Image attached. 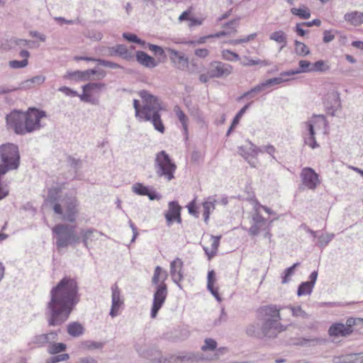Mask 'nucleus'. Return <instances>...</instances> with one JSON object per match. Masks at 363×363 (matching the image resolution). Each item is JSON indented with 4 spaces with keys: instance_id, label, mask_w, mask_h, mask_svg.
<instances>
[{
    "instance_id": "nucleus-1",
    "label": "nucleus",
    "mask_w": 363,
    "mask_h": 363,
    "mask_svg": "<svg viewBox=\"0 0 363 363\" xmlns=\"http://www.w3.org/2000/svg\"><path fill=\"white\" fill-rule=\"evenodd\" d=\"M79 287L75 279L65 277L50 291L45 316L49 326H60L65 323L79 302Z\"/></svg>"
},
{
    "instance_id": "nucleus-2",
    "label": "nucleus",
    "mask_w": 363,
    "mask_h": 363,
    "mask_svg": "<svg viewBox=\"0 0 363 363\" xmlns=\"http://www.w3.org/2000/svg\"><path fill=\"white\" fill-rule=\"evenodd\" d=\"M45 117L46 113L36 108L26 112L13 110L6 116V127L18 135H26L39 130L43 127L40 120Z\"/></svg>"
},
{
    "instance_id": "nucleus-3",
    "label": "nucleus",
    "mask_w": 363,
    "mask_h": 363,
    "mask_svg": "<svg viewBox=\"0 0 363 363\" xmlns=\"http://www.w3.org/2000/svg\"><path fill=\"white\" fill-rule=\"evenodd\" d=\"M139 95L145 104L140 108L139 101L133 100L135 116L145 121H151L156 130L164 133L165 128L160 114L162 107L159 99L145 90L140 91Z\"/></svg>"
},
{
    "instance_id": "nucleus-4",
    "label": "nucleus",
    "mask_w": 363,
    "mask_h": 363,
    "mask_svg": "<svg viewBox=\"0 0 363 363\" xmlns=\"http://www.w3.org/2000/svg\"><path fill=\"white\" fill-rule=\"evenodd\" d=\"M76 227L67 223L56 224L52 229L55 245L58 250L68 247H76L81 242V238L75 230Z\"/></svg>"
},
{
    "instance_id": "nucleus-5",
    "label": "nucleus",
    "mask_w": 363,
    "mask_h": 363,
    "mask_svg": "<svg viewBox=\"0 0 363 363\" xmlns=\"http://www.w3.org/2000/svg\"><path fill=\"white\" fill-rule=\"evenodd\" d=\"M20 160L21 156L16 145L9 143L0 145V176L18 169Z\"/></svg>"
},
{
    "instance_id": "nucleus-6",
    "label": "nucleus",
    "mask_w": 363,
    "mask_h": 363,
    "mask_svg": "<svg viewBox=\"0 0 363 363\" xmlns=\"http://www.w3.org/2000/svg\"><path fill=\"white\" fill-rule=\"evenodd\" d=\"M162 274V269L160 266H157L154 271V274L152 278V284L155 285V291L153 295V302L151 308V317L155 318L160 309L164 304L167 296V286L161 281L160 276Z\"/></svg>"
},
{
    "instance_id": "nucleus-7",
    "label": "nucleus",
    "mask_w": 363,
    "mask_h": 363,
    "mask_svg": "<svg viewBox=\"0 0 363 363\" xmlns=\"http://www.w3.org/2000/svg\"><path fill=\"white\" fill-rule=\"evenodd\" d=\"M154 168L156 175L159 177L164 178L167 182L174 178L177 166L171 160L169 155L164 150L156 154Z\"/></svg>"
},
{
    "instance_id": "nucleus-8",
    "label": "nucleus",
    "mask_w": 363,
    "mask_h": 363,
    "mask_svg": "<svg viewBox=\"0 0 363 363\" xmlns=\"http://www.w3.org/2000/svg\"><path fill=\"white\" fill-rule=\"evenodd\" d=\"M65 211H62V214H59L63 220L69 223H74L78 215L79 202L75 196L66 195L62 199Z\"/></svg>"
},
{
    "instance_id": "nucleus-9",
    "label": "nucleus",
    "mask_w": 363,
    "mask_h": 363,
    "mask_svg": "<svg viewBox=\"0 0 363 363\" xmlns=\"http://www.w3.org/2000/svg\"><path fill=\"white\" fill-rule=\"evenodd\" d=\"M247 143L246 145L238 147V152L248 162L251 167H255L257 163L256 157L259 152H262V149L258 148L250 141H247Z\"/></svg>"
},
{
    "instance_id": "nucleus-10",
    "label": "nucleus",
    "mask_w": 363,
    "mask_h": 363,
    "mask_svg": "<svg viewBox=\"0 0 363 363\" xmlns=\"http://www.w3.org/2000/svg\"><path fill=\"white\" fill-rule=\"evenodd\" d=\"M286 330L280 322L276 320H264L262 325V338L274 339L278 334Z\"/></svg>"
},
{
    "instance_id": "nucleus-11",
    "label": "nucleus",
    "mask_w": 363,
    "mask_h": 363,
    "mask_svg": "<svg viewBox=\"0 0 363 363\" xmlns=\"http://www.w3.org/2000/svg\"><path fill=\"white\" fill-rule=\"evenodd\" d=\"M135 350L140 356L149 359L152 363H166L161 352L155 347L145 349L142 346L135 345Z\"/></svg>"
},
{
    "instance_id": "nucleus-12",
    "label": "nucleus",
    "mask_w": 363,
    "mask_h": 363,
    "mask_svg": "<svg viewBox=\"0 0 363 363\" xmlns=\"http://www.w3.org/2000/svg\"><path fill=\"white\" fill-rule=\"evenodd\" d=\"M325 106L327 113L333 116L341 108L340 94L337 91L333 89L328 93L325 97Z\"/></svg>"
},
{
    "instance_id": "nucleus-13",
    "label": "nucleus",
    "mask_w": 363,
    "mask_h": 363,
    "mask_svg": "<svg viewBox=\"0 0 363 363\" xmlns=\"http://www.w3.org/2000/svg\"><path fill=\"white\" fill-rule=\"evenodd\" d=\"M233 67L221 62H213L211 64L208 74L213 78L226 77L232 73Z\"/></svg>"
},
{
    "instance_id": "nucleus-14",
    "label": "nucleus",
    "mask_w": 363,
    "mask_h": 363,
    "mask_svg": "<svg viewBox=\"0 0 363 363\" xmlns=\"http://www.w3.org/2000/svg\"><path fill=\"white\" fill-rule=\"evenodd\" d=\"M165 50L168 52L169 59L176 68L185 70L189 67V59L184 53L169 48H167Z\"/></svg>"
},
{
    "instance_id": "nucleus-15",
    "label": "nucleus",
    "mask_w": 363,
    "mask_h": 363,
    "mask_svg": "<svg viewBox=\"0 0 363 363\" xmlns=\"http://www.w3.org/2000/svg\"><path fill=\"white\" fill-rule=\"evenodd\" d=\"M301 177L304 186L309 189H315L320 184L318 175L312 168L306 167L303 169Z\"/></svg>"
},
{
    "instance_id": "nucleus-16",
    "label": "nucleus",
    "mask_w": 363,
    "mask_h": 363,
    "mask_svg": "<svg viewBox=\"0 0 363 363\" xmlns=\"http://www.w3.org/2000/svg\"><path fill=\"white\" fill-rule=\"evenodd\" d=\"M181 206L177 201H172L168 203V211L164 214L168 225H171L174 221L182 223Z\"/></svg>"
},
{
    "instance_id": "nucleus-17",
    "label": "nucleus",
    "mask_w": 363,
    "mask_h": 363,
    "mask_svg": "<svg viewBox=\"0 0 363 363\" xmlns=\"http://www.w3.org/2000/svg\"><path fill=\"white\" fill-rule=\"evenodd\" d=\"M62 191V187L55 186L48 190V197L46 201L53 205V211L56 214H62V208L61 204L58 202L60 200V193Z\"/></svg>"
},
{
    "instance_id": "nucleus-18",
    "label": "nucleus",
    "mask_w": 363,
    "mask_h": 363,
    "mask_svg": "<svg viewBox=\"0 0 363 363\" xmlns=\"http://www.w3.org/2000/svg\"><path fill=\"white\" fill-rule=\"evenodd\" d=\"M327 121L323 115H313V116L304 123L308 135H315V128H322L327 126Z\"/></svg>"
},
{
    "instance_id": "nucleus-19",
    "label": "nucleus",
    "mask_w": 363,
    "mask_h": 363,
    "mask_svg": "<svg viewBox=\"0 0 363 363\" xmlns=\"http://www.w3.org/2000/svg\"><path fill=\"white\" fill-rule=\"evenodd\" d=\"M252 223L248 230V233L252 236L257 235L261 230L267 229V220L259 212H256L252 216Z\"/></svg>"
},
{
    "instance_id": "nucleus-20",
    "label": "nucleus",
    "mask_w": 363,
    "mask_h": 363,
    "mask_svg": "<svg viewBox=\"0 0 363 363\" xmlns=\"http://www.w3.org/2000/svg\"><path fill=\"white\" fill-rule=\"evenodd\" d=\"M81 241L84 246L89 249V245L90 242H94L98 240L99 236L104 235V234L95 228H88L81 230Z\"/></svg>"
},
{
    "instance_id": "nucleus-21",
    "label": "nucleus",
    "mask_w": 363,
    "mask_h": 363,
    "mask_svg": "<svg viewBox=\"0 0 363 363\" xmlns=\"http://www.w3.org/2000/svg\"><path fill=\"white\" fill-rule=\"evenodd\" d=\"M58 332L52 330L48 333L37 335L33 337L32 342L38 347H43L46 344L50 345L57 339Z\"/></svg>"
},
{
    "instance_id": "nucleus-22",
    "label": "nucleus",
    "mask_w": 363,
    "mask_h": 363,
    "mask_svg": "<svg viewBox=\"0 0 363 363\" xmlns=\"http://www.w3.org/2000/svg\"><path fill=\"white\" fill-rule=\"evenodd\" d=\"M111 291L112 305L110 311V315L113 318L118 315L119 308L123 304V301L121 299L120 289L116 284L112 286Z\"/></svg>"
},
{
    "instance_id": "nucleus-23",
    "label": "nucleus",
    "mask_w": 363,
    "mask_h": 363,
    "mask_svg": "<svg viewBox=\"0 0 363 363\" xmlns=\"http://www.w3.org/2000/svg\"><path fill=\"white\" fill-rule=\"evenodd\" d=\"M94 72L93 69H87L84 71L77 70L74 72H67L64 78L69 79H77L80 81H91L94 80L93 77Z\"/></svg>"
},
{
    "instance_id": "nucleus-24",
    "label": "nucleus",
    "mask_w": 363,
    "mask_h": 363,
    "mask_svg": "<svg viewBox=\"0 0 363 363\" xmlns=\"http://www.w3.org/2000/svg\"><path fill=\"white\" fill-rule=\"evenodd\" d=\"M352 333V328L345 326L343 323H336L333 324L328 330V334L331 337H346Z\"/></svg>"
},
{
    "instance_id": "nucleus-25",
    "label": "nucleus",
    "mask_w": 363,
    "mask_h": 363,
    "mask_svg": "<svg viewBox=\"0 0 363 363\" xmlns=\"http://www.w3.org/2000/svg\"><path fill=\"white\" fill-rule=\"evenodd\" d=\"M136 59L140 65L148 68H153L157 65L155 60L143 51H137Z\"/></svg>"
},
{
    "instance_id": "nucleus-26",
    "label": "nucleus",
    "mask_w": 363,
    "mask_h": 363,
    "mask_svg": "<svg viewBox=\"0 0 363 363\" xmlns=\"http://www.w3.org/2000/svg\"><path fill=\"white\" fill-rule=\"evenodd\" d=\"M262 311L264 312V320L280 321V309L278 308L277 306H264Z\"/></svg>"
},
{
    "instance_id": "nucleus-27",
    "label": "nucleus",
    "mask_w": 363,
    "mask_h": 363,
    "mask_svg": "<svg viewBox=\"0 0 363 363\" xmlns=\"http://www.w3.org/2000/svg\"><path fill=\"white\" fill-rule=\"evenodd\" d=\"M202 359L201 356L194 352H184L175 357V361L181 363L199 362Z\"/></svg>"
},
{
    "instance_id": "nucleus-28",
    "label": "nucleus",
    "mask_w": 363,
    "mask_h": 363,
    "mask_svg": "<svg viewBox=\"0 0 363 363\" xmlns=\"http://www.w3.org/2000/svg\"><path fill=\"white\" fill-rule=\"evenodd\" d=\"M344 19L352 26H359L363 23V13L359 11L347 13L344 16Z\"/></svg>"
},
{
    "instance_id": "nucleus-29",
    "label": "nucleus",
    "mask_w": 363,
    "mask_h": 363,
    "mask_svg": "<svg viewBox=\"0 0 363 363\" xmlns=\"http://www.w3.org/2000/svg\"><path fill=\"white\" fill-rule=\"evenodd\" d=\"M174 112L182 125L184 134L186 135V137H187L189 121L187 116L184 113V111L181 109V108L179 106H175L174 107Z\"/></svg>"
},
{
    "instance_id": "nucleus-30",
    "label": "nucleus",
    "mask_w": 363,
    "mask_h": 363,
    "mask_svg": "<svg viewBox=\"0 0 363 363\" xmlns=\"http://www.w3.org/2000/svg\"><path fill=\"white\" fill-rule=\"evenodd\" d=\"M45 77L41 75L35 76L30 79H26L20 84L18 89H27L34 86L35 84H41L44 82Z\"/></svg>"
},
{
    "instance_id": "nucleus-31",
    "label": "nucleus",
    "mask_w": 363,
    "mask_h": 363,
    "mask_svg": "<svg viewBox=\"0 0 363 363\" xmlns=\"http://www.w3.org/2000/svg\"><path fill=\"white\" fill-rule=\"evenodd\" d=\"M269 39L281 45L279 51H281L287 45V35L283 30H278L272 33L269 35Z\"/></svg>"
},
{
    "instance_id": "nucleus-32",
    "label": "nucleus",
    "mask_w": 363,
    "mask_h": 363,
    "mask_svg": "<svg viewBox=\"0 0 363 363\" xmlns=\"http://www.w3.org/2000/svg\"><path fill=\"white\" fill-rule=\"evenodd\" d=\"M216 199L213 196L208 197L203 203V218L205 223L208 222L211 211L215 209Z\"/></svg>"
},
{
    "instance_id": "nucleus-33",
    "label": "nucleus",
    "mask_w": 363,
    "mask_h": 363,
    "mask_svg": "<svg viewBox=\"0 0 363 363\" xmlns=\"http://www.w3.org/2000/svg\"><path fill=\"white\" fill-rule=\"evenodd\" d=\"M290 11L291 14L298 16L301 19H308L311 17V11L304 4L300 5L298 8H291Z\"/></svg>"
},
{
    "instance_id": "nucleus-34",
    "label": "nucleus",
    "mask_w": 363,
    "mask_h": 363,
    "mask_svg": "<svg viewBox=\"0 0 363 363\" xmlns=\"http://www.w3.org/2000/svg\"><path fill=\"white\" fill-rule=\"evenodd\" d=\"M84 332V328L79 322H72L67 325V333L72 337H79Z\"/></svg>"
},
{
    "instance_id": "nucleus-35",
    "label": "nucleus",
    "mask_w": 363,
    "mask_h": 363,
    "mask_svg": "<svg viewBox=\"0 0 363 363\" xmlns=\"http://www.w3.org/2000/svg\"><path fill=\"white\" fill-rule=\"evenodd\" d=\"M246 333L251 337L262 338V326L258 323L250 324L247 327Z\"/></svg>"
},
{
    "instance_id": "nucleus-36",
    "label": "nucleus",
    "mask_w": 363,
    "mask_h": 363,
    "mask_svg": "<svg viewBox=\"0 0 363 363\" xmlns=\"http://www.w3.org/2000/svg\"><path fill=\"white\" fill-rule=\"evenodd\" d=\"M67 345L62 342H52L48 347V352L50 354H57L66 350Z\"/></svg>"
},
{
    "instance_id": "nucleus-37",
    "label": "nucleus",
    "mask_w": 363,
    "mask_h": 363,
    "mask_svg": "<svg viewBox=\"0 0 363 363\" xmlns=\"http://www.w3.org/2000/svg\"><path fill=\"white\" fill-rule=\"evenodd\" d=\"M221 236H211V252L208 251L207 247H203V250L206 255L208 256V258L211 259L212 257H213L219 246V242Z\"/></svg>"
},
{
    "instance_id": "nucleus-38",
    "label": "nucleus",
    "mask_w": 363,
    "mask_h": 363,
    "mask_svg": "<svg viewBox=\"0 0 363 363\" xmlns=\"http://www.w3.org/2000/svg\"><path fill=\"white\" fill-rule=\"evenodd\" d=\"M295 52L297 55L303 57L310 54L309 48L303 43L297 40L294 41Z\"/></svg>"
},
{
    "instance_id": "nucleus-39",
    "label": "nucleus",
    "mask_w": 363,
    "mask_h": 363,
    "mask_svg": "<svg viewBox=\"0 0 363 363\" xmlns=\"http://www.w3.org/2000/svg\"><path fill=\"white\" fill-rule=\"evenodd\" d=\"M334 233H326L325 235L322 234L320 235H318V241L316 245L320 248H325L329 244V242L334 238Z\"/></svg>"
},
{
    "instance_id": "nucleus-40",
    "label": "nucleus",
    "mask_w": 363,
    "mask_h": 363,
    "mask_svg": "<svg viewBox=\"0 0 363 363\" xmlns=\"http://www.w3.org/2000/svg\"><path fill=\"white\" fill-rule=\"evenodd\" d=\"M325 342L326 340L321 337L303 338L301 340V345L307 347H313Z\"/></svg>"
},
{
    "instance_id": "nucleus-41",
    "label": "nucleus",
    "mask_w": 363,
    "mask_h": 363,
    "mask_svg": "<svg viewBox=\"0 0 363 363\" xmlns=\"http://www.w3.org/2000/svg\"><path fill=\"white\" fill-rule=\"evenodd\" d=\"M313 286L309 283L304 281L300 284L297 290L298 296H302L305 295H309L312 293Z\"/></svg>"
},
{
    "instance_id": "nucleus-42",
    "label": "nucleus",
    "mask_w": 363,
    "mask_h": 363,
    "mask_svg": "<svg viewBox=\"0 0 363 363\" xmlns=\"http://www.w3.org/2000/svg\"><path fill=\"white\" fill-rule=\"evenodd\" d=\"M240 64L245 67H251V66L258 65H262L265 66L267 65V63L265 61H262L259 59H257V60L250 59L247 56H244L241 58Z\"/></svg>"
},
{
    "instance_id": "nucleus-43",
    "label": "nucleus",
    "mask_w": 363,
    "mask_h": 363,
    "mask_svg": "<svg viewBox=\"0 0 363 363\" xmlns=\"http://www.w3.org/2000/svg\"><path fill=\"white\" fill-rule=\"evenodd\" d=\"M82 345L84 349H86L89 350H94L103 348L105 345V342H96V341H92V340H86V341H84L82 343Z\"/></svg>"
},
{
    "instance_id": "nucleus-44",
    "label": "nucleus",
    "mask_w": 363,
    "mask_h": 363,
    "mask_svg": "<svg viewBox=\"0 0 363 363\" xmlns=\"http://www.w3.org/2000/svg\"><path fill=\"white\" fill-rule=\"evenodd\" d=\"M106 84L104 83H97V82H89L82 86L83 91H101L102 89H106Z\"/></svg>"
},
{
    "instance_id": "nucleus-45",
    "label": "nucleus",
    "mask_w": 363,
    "mask_h": 363,
    "mask_svg": "<svg viewBox=\"0 0 363 363\" xmlns=\"http://www.w3.org/2000/svg\"><path fill=\"white\" fill-rule=\"evenodd\" d=\"M299 264H300L299 262H296V263L294 264L292 266H291L290 267H289L284 270V274L281 277V278H282L281 283L282 284H286L289 281L290 277L294 274L296 268L298 266H299Z\"/></svg>"
},
{
    "instance_id": "nucleus-46",
    "label": "nucleus",
    "mask_w": 363,
    "mask_h": 363,
    "mask_svg": "<svg viewBox=\"0 0 363 363\" xmlns=\"http://www.w3.org/2000/svg\"><path fill=\"white\" fill-rule=\"evenodd\" d=\"M112 50L124 59H129L131 57V54L124 45H118L113 48Z\"/></svg>"
},
{
    "instance_id": "nucleus-47",
    "label": "nucleus",
    "mask_w": 363,
    "mask_h": 363,
    "mask_svg": "<svg viewBox=\"0 0 363 363\" xmlns=\"http://www.w3.org/2000/svg\"><path fill=\"white\" fill-rule=\"evenodd\" d=\"M222 57L230 62H236L241 60V57L235 52L230 50H223L221 52Z\"/></svg>"
},
{
    "instance_id": "nucleus-48",
    "label": "nucleus",
    "mask_w": 363,
    "mask_h": 363,
    "mask_svg": "<svg viewBox=\"0 0 363 363\" xmlns=\"http://www.w3.org/2000/svg\"><path fill=\"white\" fill-rule=\"evenodd\" d=\"M183 262L181 259L177 258L170 264V274H175L182 272Z\"/></svg>"
},
{
    "instance_id": "nucleus-49",
    "label": "nucleus",
    "mask_w": 363,
    "mask_h": 363,
    "mask_svg": "<svg viewBox=\"0 0 363 363\" xmlns=\"http://www.w3.org/2000/svg\"><path fill=\"white\" fill-rule=\"evenodd\" d=\"M28 40L25 39H20L16 38H12L9 40H7L8 43V49H11L14 46L19 47H25L28 44Z\"/></svg>"
},
{
    "instance_id": "nucleus-50",
    "label": "nucleus",
    "mask_w": 363,
    "mask_h": 363,
    "mask_svg": "<svg viewBox=\"0 0 363 363\" xmlns=\"http://www.w3.org/2000/svg\"><path fill=\"white\" fill-rule=\"evenodd\" d=\"M342 356L343 363H356L359 360V357H363L362 354L359 353H350Z\"/></svg>"
},
{
    "instance_id": "nucleus-51",
    "label": "nucleus",
    "mask_w": 363,
    "mask_h": 363,
    "mask_svg": "<svg viewBox=\"0 0 363 363\" xmlns=\"http://www.w3.org/2000/svg\"><path fill=\"white\" fill-rule=\"evenodd\" d=\"M133 191L138 195L146 196L148 194L149 189L141 183H136L132 187Z\"/></svg>"
},
{
    "instance_id": "nucleus-52",
    "label": "nucleus",
    "mask_w": 363,
    "mask_h": 363,
    "mask_svg": "<svg viewBox=\"0 0 363 363\" xmlns=\"http://www.w3.org/2000/svg\"><path fill=\"white\" fill-rule=\"evenodd\" d=\"M291 311L292 315L294 317H301L303 318H308V315L304 311L300 306H288Z\"/></svg>"
},
{
    "instance_id": "nucleus-53",
    "label": "nucleus",
    "mask_w": 363,
    "mask_h": 363,
    "mask_svg": "<svg viewBox=\"0 0 363 363\" xmlns=\"http://www.w3.org/2000/svg\"><path fill=\"white\" fill-rule=\"evenodd\" d=\"M286 81H288L287 79H284V78L279 77H274V78L269 79L263 82L265 85L266 89H268L271 86L281 84V83L286 82Z\"/></svg>"
},
{
    "instance_id": "nucleus-54",
    "label": "nucleus",
    "mask_w": 363,
    "mask_h": 363,
    "mask_svg": "<svg viewBox=\"0 0 363 363\" xmlns=\"http://www.w3.org/2000/svg\"><path fill=\"white\" fill-rule=\"evenodd\" d=\"M299 67L297 69L298 74L311 72L312 63L307 60H300L298 62Z\"/></svg>"
},
{
    "instance_id": "nucleus-55",
    "label": "nucleus",
    "mask_w": 363,
    "mask_h": 363,
    "mask_svg": "<svg viewBox=\"0 0 363 363\" xmlns=\"http://www.w3.org/2000/svg\"><path fill=\"white\" fill-rule=\"evenodd\" d=\"M217 342L215 340L211 338H206L204 340V345L201 347V350L206 351H213L216 349Z\"/></svg>"
},
{
    "instance_id": "nucleus-56",
    "label": "nucleus",
    "mask_w": 363,
    "mask_h": 363,
    "mask_svg": "<svg viewBox=\"0 0 363 363\" xmlns=\"http://www.w3.org/2000/svg\"><path fill=\"white\" fill-rule=\"evenodd\" d=\"M123 37L129 42L135 43L141 45H144L145 43L144 40L140 39L136 35L133 33H124Z\"/></svg>"
},
{
    "instance_id": "nucleus-57",
    "label": "nucleus",
    "mask_w": 363,
    "mask_h": 363,
    "mask_svg": "<svg viewBox=\"0 0 363 363\" xmlns=\"http://www.w3.org/2000/svg\"><path fill=\"white\" fill-rule=\"evenodd\" d=\"M28 64L27 59H23L22 60H11L9 61V65L12 69H21L26 67Z\"/></svg>"
},
{
    "instance_id": "nucleus-58",
    "label": "nucleus",
    "mask_w": 363,
    "mask_h": 363,
    "mask_svg": "<svg viewBox=\"0 0 363 363\" xmlns=\"http://www.w3.org/2000/svg\"><path fill=\"white\" fill-rule=\"evenodd\" d=\"M69 355L68 354H61L54 357H51L47 361V363H57L60 362H64L69 359Z\"/></svg>"
},
{
    "instance_id": "nucleus-59",
    "label": "nucleus",
    "mask_w": 363,
    "mask_h": 363,
    "mask_svg": "<svg viewBox=\"0 0 363 363\" xmlns=\"http://www.w3.org/2000/svg\"><path fill=\"white\" fill-rule=\"evenodd\" d=\"M252 102H250L249 104H245L235 115L233 120V125H238L239 123V121L243 114L246 112V111L249 108L250 106L251 105Z\"/></svg>"
},
{
    "instance_id": "nucleus-60",
    "label": "nucleus",
    "mask_w": 363,
    "mask_h": 363,
    "mask_svg": "<svg viewBox=\"0 0 363 363\" xmlns=\"http://www.w3.org/2000/svg\"><path fill=\"white\" fill-rule=\"evenodd\" d=\"M328 67L325 65V62L323 60H318L315 63H312L311 72H323Z\"/></svg>"
},
{
    "instance_id": "nucleus-61",
    "label": "nucleus",
    "mask_w": 363,
    "mask_h": 363,
    "mask_svg": "<svg viewBox=\"0 0 363 363\" xmlns=\"http://www.w3.org/2000/svg\"><path fill=\"white\" fill-rule=\"evenodd\" d=\"M335 33H337V30H325L323 33V41L325 43H328L333 41L335 39Z\"/></svg>"
},
{
    "instance_id": "nucleus-62",
    "label": "nucleus",
    "mask_w": 363,
    "mask_h": 363,
    "mask_svg": "<svg viewBox=\"0 0 363 363\" xmlns=\"http://www.w3.org/2000/svg\"><path fill=\"white\" fill-rule=\"evenodd\" d=\"M148 48L150 51H152L155 55L160 56V57H165L164 50L157 45L153 44H148Z\"/></svg>"
},
{
    "instance_id": "nucleus-63",
    "label": "nucleus",
    "mask_w": 363,
    "mask_h": 363,
    "mask_svg": "<svg viewBox=\"0 0 363 363\" xmlns=\"http://www.w3.org/2000/svg\"><path fill=\"white\" fill-rule=\"evenodd\" d=\"M304 142L307 145L310 146L313 149L319 146L316 142L315 135H308V137H305Z\"/></svg>"
},
{
    "instance_id": "nucleus-64",
    "label": "nucleus",
    "mask_w": 363,
    "mask_h": 363,
    "mask_svg": "<svg viewBox=\"0 0 363 363\" xmlns=\"http://www.w3.org/2000/svg\"><path fill=\"white\" fill-rule=\"evenodd\" d=\"M58 91L69 96L74 97L78 96V93L76 91L67 86H61L58 89Z\"/></svg>"
}]
</instances>
